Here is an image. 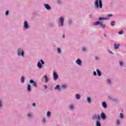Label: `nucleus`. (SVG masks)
<instances>
[{"label": "nucleus", "instance_id": "f257e3e1", "mask_svg": "<svg viewBox=\"0 0 126 126\" xmlns=\"http://www.w3.org/2000/svg\"><path fill=\"white\" fill-rule=\"evenodd\" d=\"M18 56H22V57H23L24 56V51H22L21 53V51H20V49H18Z\"/></svg>", "mask_w": 126, "mask_h": 126}, {"label": "nucleus", "instance_id": "f03ea898", "mask_svg": "<svg viewBox=\"0 0 126 126\" xmlns=\"http://www.w3.org/2000/svg\"><path fill=\"white\" fill-rule=\"evenodd\" d=\"M30 83H33V86L34 87H37V83H36V82L34 81L33 80H30Z\"/></svg>", "mask_w": 126, "mask_h": 126}, {"label": "nucleus", "instance_id": "7ed1b4c3", "mask_svg": "<svg viewBox=\"0 0 126 126\" xmlns=\"http://www.w3.org/2000/svg\"><path fill=\"white\" fill-rule=\"evenodd\" d=\"M53 74L54 80H57V79L59 78V75L55 72H54Z\"/></svg>", "mask_w": 126, "mask_h": 126}, {"label": "nucleus", "instance_id": "20e7f679", "mask_svg": "<svg viewBox=\"0 0 126 126\" xmlns=\"http://www.w3.org/2000/svg\"><path fill=\"white\" fill-rule=\"evenodd\" d=\"M44 6L46 9H48V10H50V9H51V7L48 4H44Z\"/></svg>", "mask_w": 126, "mask_h": 126}, {"label": "nucleus", "instance_id": "39448f33", "mask_svg": "<svg viewBox=\"0 0 126 126\" xmlns=\"http://www.w3.org/2000/svg\"><path fill=\"white\" fill-rule=\"evenodd\" d=\"M94 5L96 8H98L99 7V3H98V0H96L94 2Z\"/></svg>", "mask_w": 126, "mask_h": 126}, {"label": "nucleus", "instance_id": "423d86ee", "mask_svg": "<svg viewBox=\"0 0 126 126\" xmlns=\"http://www.w3.org/2000/svg\"><path fill=\"white\" fill-rule=\"evenodd\" d=\"M60 22L61 23V26H63V17H61L60 18Z\"/></svg>", "mask_w": 126, "mask_h": 126}, {"label": "nucleus", "instance_id": "0eeeda50", "mask_svg": "<svg viewBox=\"0 0 126 126\" xmlns=\"http://www.w3.org/2000/svg\"><path fill=\"white\" fill-rule=\"evenodd\" d=\"M114 49H115V50H118V49H119V47H120V44H117L115 43L114 44Z\"/></svg>", "mask_w": 126, "mask_h": 126}, {"label": "nucleus", "instance_id": "6e6552de", "mask_svg": "<svg viewBox=\"0 0 126 126\" xmlns=\"http://www.w3.org/2000/svg\"><path fill=\"white\" fill-rule=\"evenodd\" d=\"M101 119H103V120H105V119H106V116H105V114H104V113H101Z\"/></svg>", "mask_w": 126, "mask_h": 126}, {"label": "nucleus", "instance_id": "1a4fd4ad", "mask_svg": "<svg viewBox=\"0 0 126 126\" xmlns=\"http://www.w3.org/2000/svg\"><path fill=\"white\" fill-rule=\"evenodd\" d=\"M24 27H25V28H26V29H27V28H28L29 26H28V23H27V22H24Z\"/></svg>", "mask_w": 126, "mask_h": 126}, {"label": "nucleus", "instance_id": "9d476101", "mask_svg": "<svg viewBox=\"0 0 126 126\" xmlns=\"http://www.w3.org/2000/svg\"><path fill=\"white\" fill-rule=\"evenodd\" d=\"M98 2H99L100 8H102V7L103 6V5L102 4V0H99Z\"/></svg>", "mask_w": 126, "mask_h": 126}, {"label": "nucleus", "instance_id": "9b49d317", "mask_svg": "<svg viewBox=\"0 0 126 126\" xmlns=\"http://www.w3.org/2000/svg\"><path fill=\"white\" fill-rule=\"evenodd\" d=\"M37 66L39 68H42V64H41V63H40V62H39L37 63Z\"/></svg>", "mask_w": 126, "mask_h": 126}, {"label": "nucleus", "instance_id": "f8f14e48", "mask_svg": "<svg viewBox=\"0 0 126 126\" xmlns=\"http://www.w3.org/2000/svg\"><path fill=\"white\" fill-rule=\"evenodd\" d=\"M99 26H100V27H101L102 28H105V26L104 24H103V23L100 22L99 23Z\"/></svg>", "mask_w": 126, "mask_h": 126}, {"label": "nucleus", "instance_id": "ddd939ff", "mask_svg": "<svg viewBox=\"0 0 126 126\" xmlns=\"http://www.w3.org/2000/svg\"><path fill=\"white\" fill-rule=\"evenodd\" d=\"M102 106L104 108H107V104L105 102H102Z\"/></svg>", "mask_w": 126, "mask_h": 126}, {"label": "nucleus", "instance_id": "4468645a", "mask_svg": "<svg viewBox=\"0 0 126 126\" xmlns=\"http://www.w3.org/2000/svg\"><path fill=\"white\" fill-rule=\"evenodd\" d=\"M76 63L79 64V65H80L81 64V61H80V60L79 59H78L77 61H76Z\"/></svg>", "mask_w": 126, "mask_h": 126}, {"label": "nucleus", "instance_id": "2eb2a0df", "mask_svg": "<svg viewBox=\"0 0 126 126\" xmlns=\"http://www.w3.org/2000/svg\"><path fill=\"white\" fill-rule=\"evenodd\" d=\"M44 78H45V82H48L49 81V78H48L47 75H45Z\"/></svg>", "mask_w": 126, "mask_h": 126}, {"label": "nucleus", "instance_id": "dca6fc26", "mask_svg": "<svg viewBox=\"0 0 126 126\" xmlns=\"http://www.w3.org/2000/svg\"><path fill=\"white\" fill-rule=\"evenodd\" d=\"M100 22L97 21V22H94V26L99 25H100Z\"/></svg>", "mask_w": 126, "mask_h": 126}, {"label": "nucleus", "instance_id": "f3484780", "mask_svg": "<svg viewBox=\"0 0 126 126\" xmlns=\"http://www.w3.org/2000/svg\"><path fill=\"white\" fill-rule=\"evenodd\" d=\"M96 71L97 72V75H98V76H101V72L100 71V70L97 69Z\"/></svg>", "mask_w": 126, "mask_h": 126}, {"label": "nucleus", "instance_id": "a211bd4d", "mask_svg": "<svg viewBox=\"0 0 126 126\" xmlns=\"http://www.w3.org/2000/svg\"><path fill=\"white\" fill-rule=\"evenodd\" d=\"M28 91H31V86L30 85H28Z\"/></svg>", "mask_w": 126, "mask_h": 126}, {"label": "nucleus", "instance_id": "6ab92c4d", "mask_svg": "<svg viewBox=\"0 0 126 126\" xmlns=\"http://www.w3.org/2000/svg\"><path fill=\"white\" fill-rule=\"evenodd\" d=\"M25 80V79L24 78V77L22 76L21 77V82H22V83H23L24 82Z\"/></svg>", "mask_w": 126, "mask_h": 126}, {"label": "nucleus", "instance_id": "aec40b11", "mask_svg": "<svg viewBox=\"0 0 126 126\" xmlns=\"http://www.w3.org/2000/svg\"><path fill=\"white\" fill-rule=\"evenodd\" d=\"M76 98L78 100L80 98V95L78 94H76Z\"/></svg>", "mask_w": 126, "mask_h": 126}, {"label": "nucleus", "instance_id": "412c9836", "mask_svg": "<svg viewBox=\"0 0 126 126\" xmlns=\"http://www.w3.org/2000/svg\"><path fill=\"white\" fill-rule=\"evenodd\" d=\"M93 120H96L97 119V115H94L93 116Z\"/></svg>", "mask_w": 126, "mask_h": 126}, {"label": "nucleus", "instance_id": "4be33fe9", "mask_svg": "<svg viewBox=\"0 0 126 126\" xmlns=\"http://www.w3.org/2000/svg\"><path fill=\"white\" fill-rule=\"evenodd\" d=\"M87 101L88 102V103H90L91 102V99L90 98V97L87 98Z\"/></svg>", "mask_w": 126, "mask_h": 126}, {"label": "nucleus", "instance_id": "5701e85b", "mask_svg": "<svg viewBox=\"0 0 126 126\" xmlns=\"http://www.w3.org/2000/svg\"><path fill=\"white\" fill-rule=\"evenodd\" d=\"M47 117H50L51 116V112L50 111H48L47 113Z\"/></svg>", "mask_w": 126, "mask_h": 126}, {"label": "nucleus", "instance_id": "b1692460", "mask_svg": "<svg viewBox=\"0 0 126 126\" xmlns=\"http://www.w3.org/2000/svg\"><path fill=\"white\" fill-rule=\"evenodd\" d=\"M96 126H101V124L99 122H96Z\"/></svg>", "mask_w": 126, "mask_h": 126}, {"label": "nucleus", "instance_id": "393cba45", "mask_svg": "<svg viewBox=\"0 0 126 126\" xmlns=\"http://www.w3.org/2000/svg\"><path fill=\"white\" fill-rule=\"evenodd\" d=\"M120 118L121 119H124V114H123V113L120 114Z\"/></svg>", "mask_w": 126, "mask_h": 126}, {"label": "nucleus", "instance_id": "a878e982", "mask_svg": "<svg viewBox=\"0 0 126 126\" xmlns=\"http://www.w3.org/2000/svg\"><path fill=\"white\" fill-rule=\"evenodd\" d=\"M123 33H124V31H121L118 32V34H119L120 35L123 34Z\"/></svg>", "mask_w": 126, "mask_h": 126}, {"label": "nucleus", "instance_id": "bb28decb", "mask_svg": "<svg viewBox=\"0 0 126 126\" xmlns=\"http://www.w3.org/2000/svg\"><path fill=\"white\" fill-rule=\"evenodd\" d=\"M40 62L42 63V64H45V63L44 62V61L42 59L40 60Z\"/></svg>", "mask_w": 126, "mask_h": 126}, {"label": "nucleus", "instance_id": "cd10ccee", "mask_svg": "<svg viewBox=\"0 0 126 126\" xmlns=\"http://www.w3.org/2000/svg\"><path fill=\"white\" fill-rule=\"evenodd\" d=\"M115 25V21L111 22V26H114Z\"/></svg>", "mask_w": 126, "mask_h": 126}, {"label": "nucleus", "instance_id": "c85d7f7f", "mask_svg": "<svg viewBox=\"0 0 126 126\" xmlns=\"http://www.w3.org/2000/svg\"><path fill=\"white\" fill-rule=\"evenodd\" d=\"M59 88H60V85H57L55 87V89H59Z\"/></svg>", "mask_w": 126, "mask_h": 126}, {"label": "nucleus", "instance_id": "c756f323", "mask_svg": "<svg viewBox=\"0 0 126 126\" xmlns=\"http://www.w3.org/2000/svg\"><path fill=\"white\" fill-rule=\"evenodd\" d=\"M119 63L120 65H121V66H123V65L124 64V63L122 62H120Z\"/></svg>", "mask_w": 126, "mask_h": 126}, {"label": "nucleus", "instance_id": "7c9ffc66", "mask_svg": "<svg viewBox=\"0 0 126 126\" xmlns=\"http://www.w3.org/2000/svg\"><path fill=\"white\" fill-rule=\"evenodd\" d=\"M104 19H105V18L103 17H99V20H104Z\"/></svg>", "mask_w": 126, "mask_h": 126}, {"label": "nucleus", "instance_id": "2f4dec72", "mask_svg": "<svg viewBox=\"0 0 126 126\" xmlns=\"http://www.w3.org/2000/svg\"><path fill=\"white\" fill-rule=\"evenodd\" d=\"M32 114L31 113H28V117H32Z\"/></svg>", "mask_w": 126, "mask_h": 126}, {"label": "nucleus", "instance_id": "473e14b6", "mask_svg": "<svg viewBox=\"0 0 126 126\" xmlns=\"http://www.w3.org/2000/svg\"><path fill=\"white\" fill-rule=\"evenodd\" d=\"M9 13V11H6L5 15H8Z\"/></svg>", "mask_w": 126, "mask_h": 126}, {"label": "nucleus", "instance_id": "72a5a7b5", "mask_svg": "<svg viewBox=\"0 0 126 126\" xmlns=\"http://www.w3.org/2000/svg\"><path fill=\"white\" fill-rule=\"evenodd\" d=\"M116 124L119 125L120 124V120H116Z\"/></svg>", "mask_w": 126, "mask_h": 126}, {"label": "nucleus", "instance_id": "f704fd0d", "mask_svg": "<svg viewBox=\"0 0 126 126\" xmlns=\"http://www.w3.org/2000/svg\"><path fill=\"white\" fill-rule=\"evenodd\" d=\"M58 53L60 54V53L61 52V49L58 48Z\"/></svg>", "mask_w": 126, "mask_h": 126}, {"label": "nucleus", "instance_id": "c9c22d12", "mask_svg": "<svg viewBox=\"0 0 126 126\" xmlns=\"http://www.w3.org/2000/svg\"><path fill=\"white\" fill-rule=\"evenodd\" d=\"M70 109H71V110H72V109H73V105H70Z\"/></svg>", "mask_w": 126, "mask_h": 126}, {"label": "nucleus", "instance_id": "e433bc0d", "mask_svg": "<svg viewBox=\"0 0 126 126\" xmlns=\"http://www.w3.org/2000/svg\"><path fill=\"white\" fill-rule=\"evenodd\" d=\"M107 83H110L111 82V81L109 79L107 80Z\"/></svg>", "mask_w": 126, "mask_h": 126}, {"label": "nucleus", "instance_id": "4c0bfd02", "mask_svg": "<svg viewBox=\"0 0 126 126\" xmlns=\"http://www.w3.org/2000/svg\"><path fill=\"white\" fill-rule=\"evenodd\" d=\"M107 16H108V17H111V16H113V14H108V15H107Z\"/></svg>", "mask_w": 126, "mask_h": 126}, {"label": "nucleus", "instance_id": "58836bf2", "mask_svg": "<svg viewBox=\"0 0 126 126\" xmlns=\"http://www.w3.org/2000/svg\"><path fill=\"white\" fill-rule=\"evenodd\" d=\"M44 87L45 89H47V88H48V86H47V85H44Z\"/></svg>", "mask_w": 126, "mask_h": 126}, {"label": "nucleus", "instance_id": "ea45409f", "mask_svg": "<svg viewBox=\"0 0 126 126\" xmlns=\"http://www.w3.org/2000/svg\"><path fill=\"white\" fill-rule=\"evenodd\" d=\"M97 118H98V121H100V120H101V118H100V117L99 116V115L97 116Z\"/></svg>", "mask_w": 126, "mask_h": 126}, {"label": "nucleus", "instance_id": "a19ab883", "mask_svg": "<svg viewBox=\"0 0 126 126\" xmlns=\"http://www.w3.org/2000/svg\"><path fill=\"white\" fill-rule=\"evenodd\" d=\"M94 75H97V73H96L95 71L94 72Z\"/></svg>", "mask_w": 126, "mask_h": 126}, {"label": "nucleus", "instance_id": "79ce46f5", "mask_svg": "<svg viewBox=\"0 0 126 126\" xmlns=\"http://www.w3.org/2000/svg\"><path fill=\"white\" fill-rule=\"evenodd\" d=\"M0 107H2V104H1V101H0Z\"/></svg>", "mask_w": 126, "mask_h": 126}, {"label": "nucleus", "instance_id": "37998d69", "mask_svg": "<svg viewBox=\"0 0 126 126\" xmlns=\"http://www.w3.org/2000/svg\"><path fill=\"white\" fill-rule=\"evenodd\" d=\"M32 106H33V107H36V104L35 103H32Z\"/></svg>", "mask_w": 126, "mask_h": 126}, {"label": "nucleus", "instance_id": "c03bdc74", "mask_svg": "<svg viewBox=\"0 0 126 126\" xmlns=\"http://www.w3.org/2000/svg\"><path fill=\"white\" fill-rule=\"evenodd\" d=\"M42 121L44 122V123H45V122H46V119L44 118Z\"/></svg>", "mask_w": 126, "mask_h": 126}, {"label": "nucleus", "instance_id": "a18cd8bd", "mask_svg": "<svg viewBox=\"0 0 126 126\" xmlns=\"http://www.w3.org/2000/svg\"><path fill=\"white\" fill-rule=\"evenodd\" d=\"M85 50H86L85 47H83V51H84H84H85Z\"/></svg>", "mask_w": 126, "mask_h": 126}, {"label": "nucleus", "instance_id": "49530a36", "mask_svg": "<svg viewBox=\"0 0 126 126\" xmlns=\"http://www.w3.org/2000/svg\"><path fill=\"white\" fill-rule=\"evenodd\" d=\"M66 87L65 86V85H63V88H65Z\"/></svg>", "mask_w": 126, "mask_h": 126}, {"label": "nucleus", "instance_id": "de8ad7c7", "mask_svg": "<svg viewBox=\"0 0 126 126\" xmlns=\"http://www.w3.org/2000/svg\"><path fill=\"white\" fill-rule=\"evenodd\" d=\"M104 37H107V36L106 35V34H104Z\"/></svg>", "mask_w": 126, "mask_h": 126}, {"label": "nucleus", "instance_id": "09e8293b", "mask_svg": "<svg viewBox=\"0 0 126 126\" xmlns=\"http://www.w3.org/2000/svg\"><path fill=\"white\" fill-rule=\"evenodd\" d=\"M63 38H64V34H63Z\"/></svg>", "mask_w": 126, "mask_h": 126}]
</instances>
